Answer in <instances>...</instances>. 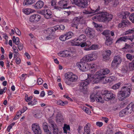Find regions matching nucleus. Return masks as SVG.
I'll list each match as a JSON object with an SVG mask.
<instances>
[{
    "instance_id": "obj_1",
    "label": "nucleus",
    "mask_w": 134,
    "mask_h": 134,
    "mask_svg": "<svg viewBox=\"0 0 134 134\" xmlns=\"http://www.w3.org/2000/svg\"><path fill=\"white\" fill-rule=\"evenodd\" d=\"M100 7L99 6L97 9H92L91 11H89L87 10H85L83 12V13L88 14L92 13L96 14H98L95 15L94 16V19L95 20L98 21L99 22H105L107 21L111 20L113 18V15L112 14L108 13L107 12H99L98 11L100 9Z\"/></svg>"
},
{
    "instance_id": "obj_2",
    "label": "nucleus",
    "mask_w": 134,
    "mask_h": 134,
    "mask_svg": "<svg viewBox=\"0 0 134 134\" xmlns=\"http://www.w3.org/2000/svg\"><path fill=\"white\" fill-rule=\"evenodd\" d=\"M101 94L102 95L104 96V99L106 101L114 98L115 97V95L111 91H103L101 92Z\"/></svg>"
},
{
    "instance_id": "obj_3",
    "label": "nucleus",
    "mask_w": 134,
    "mask_h": 134,
    "mask_svg": "<svg viewBox=\"0 0 134 134\" xmlns=\"http://www.w3.org/2000/svg\"><path fill=\"white\" fill-rule=\"evenodd\" d=\"M91 0H73V3L81 8L86 7L88 4Z\"/></svg>"
},
{
    "instance_id": "obj_4",
    "label": "nucleus",
    "mask_w": 134,
    "mask_h": 134,
    "mask_svg": "<svg viewBox=\"0 0 134 134\" xmlns=\"http://www.w3.org/2000/svg\"><path fill=\"white\" fill-rule=\"evenodd\" d=\"M82 60H81L79 62L77 63L76 65L80 70L82 71H87L88 69V64L87 63Z\"/></svg>"
},
{
    "instance_id": "obj_5",
    "label": "nucleus",
    "mask_w": 134,
    "mask_h": 134,
    "mask_svg": "<svg viewBox=\"0 0 134 134\" xmlns=\"http://www.w3.org/2000/svg\"><path fill=\"white\" fill-rule=\"evenodd\" d=\"M65 78L70 81H76L78 78L77 76L71 72H69L65 75Z\"/></svg>"
},
{
    "instance_id": "obj_6",
    "label": "nucleus",
    "mask_w": 134,
    "mask_h": 134,
    "mask_svg": "<svg viewBox=\"0 0 134 134\" xmlns=\"http://www.w3.org/2000/svg\"><path fill=\"white\" fill-rule=\"evenodd\" d=\"M121 62V58L119 55L115 56L111 64V66L113 67H117Z\"/></svg>"
},
{
    "instance_id": "obj_7",
    "label": "nucleus",
    "mask_w": 134,
    "mask_h": 134,
    "mask_svg": "<svg viewBox=\"0 0 134 134\" xmlns=\"http://www.w3.org/2000/svg\"><path fill=\"white\" fill-rule=\"evenodd\" d=\"M74 34L71 32H68L60 36L59 39L62 41H65L71 38L72 36H74Z\"/></svg>"
},
{
    "instance_id": "obj_8",
    "label": "nucleus",
    "mask_w": 134,
    "mask_h": 134,
    "mask_svg": "<svg viewBox=\"0 0 134 134\" xmlns=\"http://www.w3.org/2000/svg\"><path fill=\"white\" fill-rule=\"evenodd\" d=\"M40 13L44 15L45 18L47 19L50 18L52 17V13L49 9L42 10L40 12Z\"/></svg>"
},
{
    "instance_id": "obj_9",
    "label": "nucleus",
    "mask_w": 134,
    "mask_h": 134,
    "mask_svg": "<svg viewBox=\"0 0 134 134\" xmlns=\"http://www.w3.org/2000/svg\"><path fill=\"white\" fill-rule=\"evenodd\" d=\"M134 38V36H124L120 37L119 38L116 42V43H119L122 41L126 42L128 40H129L132 41Z\"/></svg>"
},
{
    "instance_id": "obj_10",
    "label": "nucleus",
    "mask_w": 134,
    "mask_h": 134,
    "mask_svg": "<svg viewBox=\"0 0 134 134\" xmlns=\"http://www.w3.org/2000/svg\"><path fill=\"white\" fill-rule=\"evenodd\" d=\"M32 129L35 134H41V130L39 125L37 123L33 124Z\"/></svg>"
},
{
    "instance_id": "obj_11",
    "label": "nucleus",
    "mask_w": 134,
    "mask_h": 134,
    "mask_svg": "<svg viewBox=\"0 0 134 134\" xmlns=\"http://www.w3.org/2000/svg\"><path fill=\"white\" fill-rule=\"evenodd\" d=\"M86 39V36L85 35H81L75 42L74 45L75 46H79L80 44L85 41Z\"/></svg>"
},
{
    "instance_id": "obj_12",
    "label": "nucleus",
    "mask_w": 134,
    "mask_h": 134,
    "mask_svg": "<svg viewBox=\"0 0 134 134\" xmlns=\"http://www.w3.org/2000/svg\"><path fill=\"white\" fill-rule=\"evenodd\" d=\"M69 1L68 0H61L58 3L59 6L63 8L69 9L71 8V6L68 7Z\"/></svg>"
},
{
    "instance_id": "obj_13",
    "label": "nucleus",
    "mask_w": 134,
    "mask_h": 134,
    "mask_svg": "<svg viewBox=\"0 0 134 134\" xmlns=\"http://www.w3.org/2000/svg\"><path fill=\"white\" fill-rule=\"evenodd\" d=\"M122 90L120 91L118 94V97L119 100H122L127 97L129 96L130 93L127 92V93Z\"/></svg>"
},
{
    "instance_id": "obj_14",
    "label": "nucleus",
    "mask_w": 134,
    "mask_h": 134,
    "mask_svg": "<svg viewBox=\"0 0 134 134\" xmlns=\"http://www.w3.org/2000/svg\"><path fill=\"white\" fill-rule=\"evenodd\" d=\"M111 52L110 50H106L103 52V59L105 61L109 60L110 59V56L111 55Z\"/></svg>"
},
{
    "instance_id": "obj_15",
    "label": "nucleus",
    "mask_w": 134,
    "mask_h": 134,
    "mask_svg": "<svg viewBox=\"0 0 134 134\" xmlns=\"http://www.w3.org/2000/svg\"><path fill=\"white\" fill-rule=\"evenodd\" d=\"M90 83V82L89 80L87 81H82L80 83V89L81 91H86L87 88V86Z\"/></svg>"
},
{
    "instance_id": "obj_16",
    "label": "nucleus",
    "mask_w": 134,
    "mask_h": 134,
    "mask_svg": "<svg viewBox=\"0 0 134 134\" xmlns=\"http://www.w3.org/2000/svg\"><path fill=\"white\" fill-rule=\"evenodd\" d=\"M123 109L126 112L127 114H130L132 111H134V107L133 106L132 103L129 104L125 108Z\"/></svg>"
},
{
    "instance_id": "obj_17",
    "label": "nucleus",
    "mask_w": 134,
    "mask_h": 134,
    "mask_svg": "<svg viewBox=\"0 0 134 134\" xmlns=\"http://www.w3.org/2000/svg\"><path fill=\"white\" fill-rule=\"evenodd\" d=\"M85 33L90 38L93 37L94 35V31L91 28L87 27L85 31Z\"/></svg>"
},
{
    "instance_id": "obj_18",
    "label": "nucleus",
    "mask_w": 134,
    "mask_h": 134,
    "mask_svg": "<svg viewBox=\"0 0 134 134\" xmlns=\"http://www.w3.org/2000/svg\"><path fill=\"white\" fill-rule=\"evenodd\" d=\"M110 72V70L108 69H102L100 71L97 72L96 75L101 76H104L105 75L108 74Z\"/></svg>"
},
{
    "instance_id": "obj_19",
    "label": "nucleus",
    "mask_w": 134,
    "mask_h": 134,
    "mask_svg": "<svg viewBox=\"0 0 134 134\" xmlns=\"http://www.w3.org/2000/svg\"><path fill=\"white\" fill-rule=\"evenodd\" d=\"M41 18V16L39 15L35 14L30 17L29 20L31 22L38 21L40 20Z\"/></svg>"
},
{
    "instance_id": "obj_20",
    "label": "nucleus",
    "mask_w": 134,
    "mask_h": 134,
    "mask_svg": "<svg viewBox=\"0 0 134 134\" xmlns=\"http://www.w3.org/2000/svg\"><path fill=\"white\" fill-rule=\"evenodd\" d=\"M130 25L131 23L128 20H122L121 23L119 24L118 27L120 28L124 27Z\"/></svg>"
},
{
    "instance_id": "obj_21",
    "label": "nucleus",
    "mask_w": 134,
    "mask_h": 134,
    "mask_svg": "<svg viewBox=\"0 0 134 134\" xmlns=\"http://www.w3.org/2000/svg\"><path fill=\"white\" fill-rule=\"evenodd\" d=\"M131 90L132 88L130 83L125 84L122 89V90L126 93L128 92L130 93Z\"/></svg>"
},
{
    "instance_id": "obj_22",
    "label": "nucleus",
    "mask_w": 134,
    "mask_h": 134,
    "mask_svg": "<svg viewBox=\"0 0 134 134\" xmlns=\"http://www.w3.org/2000/svg\"><path fill=\"white\" fill-rule=\"evenodd\" d=\"M71 52L70 51L67 50H65L63 51L60 52L58 53V55L62 56L68 57L71 55Z\"/></svg>"
},
{
    "instance_id": "obj_23",
    "label": "nucleus",
    "mask_w": 134,
    "mask_h": 134,
    "mask_svg": "<svg viewBox=\"0 0 134 134\" xmlns=\"http://www.w3.org/2000/svg\"><path fill=\"white\" fill-rule=\"evenodd\" d=\"M88 68H89V69L91 70V73H93L96 70L97 66L96 64L91 63L88 64Z\"/></svg>"
},
{
    "instance_id": "obj_24",
    "label": "nucleus",
    "mask_w": 134,
    "mask_h": 134,
    "mask_svg": "<svg viewBox=\"0 0 134 134\" xmlns=\"http://www.w3.org/2000/svg\"><path fill=\"white\" fill-rule=\"evenodd\" d=\"M44 5V3L41 1H38L35 5L34 7L35 9H39L42 8Z\"/></svg>"
},
{
    "instance_id": "obj_25",
    "label": "nucleus",
    "mask_w": 134,
    "mask_h": 134,
    "mask_svg": "<svg viewBox=\"0 0 134 134\" xmlns=\"http://www.w3.org/2000/svg\"><path fill=\"white\" fill-rule=\"evenodd\" d=\"M90 125L89 123H87L86 124L84 128V134H90Z\"/></svg>"
},
{
    "instance_id": "obj_26",
    "label": "nucleus",
    "mask_w": 134,
    "mask_h": 134,
    "mask_svg": "<svg viewBox=\"0 0 134 134\" xmlns=\"http://www.w3.org/2000/svg\"><path fill=\"white\" fill-rule=\"evenodd\" d=\"M113 39L110 36H107L105 42V44L107 46H110L113 43Z\"/></svg>"
},
{
    "instance_id": "obj_27",
    "label": "nucleus",
    "mask_w": 134,
    "mask_h": 134,
    "mask_svg": "<svg viewBox=\"0 0 134 134\" xmlns=\"http://www.w3.org/2000/svg\"><path fill=\"white\" fill-rule=\"evenodd\" d=\"M35 0H24L23 3L24 5H29L34 3Z\"/></svg>"
},
{
    "instance_id": "obj_28",
    "label": "nucleus",
    "mask_w": 134,
    "mask_h": 134,
    "mask_svg": "<svg viewBox=\"0 0 134 134\" xmlns=\"http://www.w3.org/2000/svg\"><path fill=\"white\" fill-rule=\"evenodd\" d=\"M23 11L25 14L29 15L31 13L34 12L35 11L34 10L30 8L24 9L23 10Z\"/></svg>"
},
{
    "instance_id": "obj_29",
    "label": "nucleus",
    "mask_w": 134,
    "mask_h": 134,
    "mask_svg": "<svg viewBox=\"0 0 134 134\" xmlns=\"http://www.w3.org/2000/svg\"><path fill=\"white\" fill-rule=\"evenodd\" d=\"M47 124L46 122L44 123L43 125V130L47 134H51V132L49 131V130L48 129V126L47 125Z\"/></svg>"
},
{
    "instance_id": "obj_30",
    "label": "nucleus",
    "mask_w": 134,
    "mask_h": 134,
    "mask_svg": "<svg viewBox=\"0 0 134 134\" xmlns=\"http://www.w3.org/2000/svg\"><path fill=\"white\" fill-rule=\"evenodd\" d=\"M130 14V13L128 12H121L120 16L122 18V19H125L129 16Z\"/></svg>"
},
{
    "instance_id": "obj_31",
    "label": "nucleus",
    "mask_w": 134,
    "mask_h": 134,
    "mask_svg": "<svg viewBox=\"0 0 134 134\" xmlns=\"http://www.w3.org/2000/svg\"><path fill=\"white\" fill-rule=\"evenodd\" d=\"M105 79L104 76H101L98 75L97 77L93 80V82L94 83H98L100 80H104Z\"/></svg>"
},
{
    "instance_id": "obj_32",
    "label": "nucleus",
    "mask_w": 134,
    "mask_h": 134,
    "mask_svg": "<svg viewBox=\"0 0 134 134\" xmlns=\"http://www.w3.org/2000/svg\"><path fill=\"white\" fill-rule=\"evenodd\" d=\"M95 99L98 102H100L102 103H103L104 102V101L103 100L102 98L98 95L96 94Z\"/></svg>"
},
{
    "instance_id": "obj_33",
    "label": "nucleus",
    "mask_w": 134,
    "mask_h": 134,
    "mask_svg": "<svg viewBox=\"0 0 134 134\" xmlns=\"http://www.w3.org/2000/svg\"><path fill=\"white\" fill-rule=\"evenodd\" d=\"M57 104L58 105L64 106L65 105L68 104V102L66 101L63 102V101L59 100L57 102Z\"/></svg>"
},
{
    "instance_id": "obj_34",
    "label": "nucleus",
    "mask_w": 134,
    "mask_h": 134,
    "mask_svg": "<svg viewBox=\"0 0 134 134\" xmlns=\"http://www.w3.org/2000/svg\"><path fill=\"white\" fill-rule=\"evenodd\" d=\"M106 81V82H108L110 83L112 81H113L115 80V78L113 76H110V77H107L105 79H104Z\"/></svg>"
},
{
    "instance_id": "obj_35",
    "label": "nucleus",
    "mask_w": 134,
    "mask_h": 134,
    "mask_svg": "<svg viewBox=\"0 0 134 134\" xmlns=\"http://www.w3.org/2000/svg\"><path fill=\"white\" fill-rule=\"evenodd\" d=\"M13 42L16 45H18L20 42L19 38L18 37L15 38V36H13Z\"/></svg>"
},
{
    "instance_id": "obj_36",
    "label": "nucleus",
    "mask_w": 134,
    "mask_h": 134,
    "mask_svg": "<svg viewBox=\"0 0 134 134\" xmlns=\"http://www.w3.org/2000/svg\"><path fill=\"white\" fill-rule=\"evenodd\" d=\"M93 74L91 73V74H88V81L89 80V81L90 82V83L91 82V81L94 80V78Z\"/></svg>"
},
{
    "instance_id": "obj_37",
    "label": "nucleus",
    "mask_w": 134,
    "mask_h": 134,
    "mask_svg": "<svg viewBox=\"0 0 134 134\" xmlns=\"http://www.w3.org/2000/svg\"><path fill=\"white\" fill-rule=\"evenodd\" d=\"M111 2V6L114 7H116L119 4L118 0H113Z\"/></svg>"
},
{
    "instance_id": "obj_38",
    "label": "nucleus",
    "mask_w": 134,
    "mask_h": 134,
    "mask_svg": "<svg viewBox=\"0 0 134 134\" xmlns=\"http://www.w3.org/2000/svg\"><path fill=\"white\" fill-rule=\"evenodd\" d=\"M53 134H61L62 132L59 131V132L58 129L56 127H54V128H53Z\"/></svg>"
},
{
    "instance_id": "obj_39",
    "label": "nucleus",
    "mask_w": 134,
    "mask_h": 134,
    "mask_svg": "<svg viewBox=\"0 0 134 134\" xmlns=\"http://www.w3.org/2000/svg\"><path fill=\"white\" fill-rule=\"evenodd\" d=\"M126 57L130 61L134 59V55H132L130 54H127L126 55Z\"/></svg>"
},
{
    "instance_id": "obj_40",
    "label": "nucleus",
    "mask_w": 134,
    "mask_h": 134,
    "mask_svg": "<svg viewBox=\"0 0 134 134\" xmlns=\"http://www.w3.org/2000/svg\"><path fill=\"white\" fill-rule=\"evenodd\" d=\"M129 66L130 70H134V59L133 61L129 63Z\"/></svg>"
},
{
    "instance_id": "obj_41",
    "label": "nucleus",
    "mask_w": 134,
    "mask_h": 134,
    "mask_svg": "<svg viewBox=\"0 0 134 134\" xmlns=\"http://www.w3.org/2000/svg\"><path fill=\"white\" fill-rule=\"evenodd\" d=\"M49 123L50 124V126L52 128L56 127V125L55 124V122L52 120L50 119L48 120Z\"/></svg>"
},
{
    "instance_id": "obj_42",
    "label": "nucleus",
    "mask_w": 134,
    "mask_h": 134,
    "mask_svg": "<svg viewBox=\"0 0 134 134\" xmlns=\"http://www.w3.org/2000/svg\"><path fill=\"white\" fill-rule=\"evenodd\" d=\"M102 34L103 35H105L106 38L107 36H110L109 35V34H110V31L109 30H107L104 31L102 32Z\"/></svg>"
},
{
    "instance_id": "obj_43",
    "label": "nucleus",
    "mask_w": 134,
    "mask_h": 134,
    "mask_svg": "<svg viewBox=\"0 0 134 134\" xmlns=\"http://www.w3.org/2000/svg\"><path fill=\"white\" fill-rule=\"evenodd\" d=\"M87 57H88V56L87 55H86L85 56L83 57L82 59L81 60H83V61L84 62H86V63L88 62L91 61V59H90Z\"/></svg>"
},
{
    "instance_id": "obj_44",
    "label": "nucleus",
    "mask_w": 134,
    "mask_h": 134,
    "mask_svg": "<svg viewBox=\"0 0 134 134\" xmlns=\"http://www.w3.org/2000/svg\"><path fill=\"white\" fill-rule=\"evenodd\" d=\"M80 21V19L78 17H76L74 18L73 22L75 23V24H78Z\"/></svg>"
},
{
    "instance_id": "obj_45",
    "label": "nucleus",
    "mask_w": 134,
    "mask_h": 134,
    "mask_svg": "<svg viewBox=\"0 0 134 134\" xmlns=\"http://www.w3.org/2000/svg\"><path fill=\"white\" fill-rule=\"evenodd\" d=\"M120 86V83H118L112 86V88L114 90H116L118 89Z\"/></svg>"
},
{
    "instance_id": "obj_46",
    "label": "nucleus",
    "mask_w": 134,
    "mask_h": 134,
    "mask_svg": "<svg viewBox=\"0 0 134 134\" xmlns=\"http://www.w3.org/2000/svg\"><path fill=\"white\" fill-rule=\"evenodd\" d=\"M37 101L36 99H35L33 100V101H31L29 102L28 103V105H31V106H33L35 105L37 103Z\"/></svg>"
},
{
    "instance_id": "obj_47",
    "label": "nucleus",
    "mask_w": 134,
    "mask_h": 134,
    "mask_svg": "<svg viewBox=\"0 0 134 134\" xmlns=\"http://www.w3.org/2000/svg\"><path fill=\"white\" fill-rule=\"evenodd\" d=\"M92 60H96L97 58V53L95 52H93L92 53Z\"/></svg>"
},
{
    "instance_id": "obj_48",
    "label": "nucleus",
    "mask_w": 134,
    "mask_h": 134,
    "mask_svg": "<svg viewBox=\"0 0 134 134\" xmlns=\"http://www.w3.org/2000/svg\"><path fill=\"white\" fill-rule=\"evenodd\" d=\"M105 134H113L112 129L108 128Z\"/></svg>"
},
{
    "instance_id": "obj_49",
    "label": "nucleus",
    "mask_w": 134,
    "mask_h": 134,
    "mask_svg": "<svg viewBox=\"0 0 134 134\" xmlns=\"http://www.w3.org/2000/svg\"><path fill=\"white\" fill-rule=\"evenodd\" d=\"M96 94L94 93H93L90 96V98L91 102H93L95 101V98H96Z\"/></svg>"
},
{
    "instance_id": "obj_50",
    "label": "nucleus",
    "mask_w": 134,
    "mask_h": 134,
    "mask_svg": "<svg viewBox=\"0 0 134 134\" xmlns=\"http://www.w3.org/2000/svg\"><path fill=\"white\" fill-rule=\"evenodd\" d=\"M59 21L62 23H68L69 22V20L67 19H61L59 20Z\"/></svg>"
},
{
    "instance_id": "obj_51",
    "label": "nucleus",
    "mask_w": 134,
    "mask_h": 134,
    "mask_svg": "<svg viewBox=\"0 0 134 134\" xmlns=\"http://www.w3.org/2000/svg\"><path fill=\"white\" fill-rule=\"evenodd\" d=\"M126 114H127L126 112L123 109L119 113V116L121 117H123Z\"/></svg>"
},
{
    "instance_id": "obj_52",
    "label": "nucleus",
    "mask_w": 134,
    "mask_h": 134,
    "mask_svg": "<svg viewBox=\"0 0 134 134\" xmlns=\"http://www.w3.org/2000/svg\"><path fill=\"white\" fill-rule=\"evenodd\" d=\"M134 32V28L131 29H129L126 31L125 33V35L129 34L131 33H133Z\"/></svg>"
},
{
    "instance_id": "obj_53",
    "label": "nucleus",
    "mask_w": 134,
    "mask_h": 134,
    "mask_svg": "<svg viewBox=\"0 0 134 134\" xmlns=\"http://www.w3.org/2000/svg\"><path fill=\"white\" fill-rule=\"evenodd\" d=\"M134 13H133L130 15L129 17L130 20L132 21V23H134Z\"/></svg>"
},
{
    "instance_id": "obj_54",
    "label": "nucleus",
    "mask_w": 134,
    "mask_h": 134,
    "mask_svg": "<svg viewBox=\"0 0 134 134\" xmlns=\"http://www.w3.org/2000/svg\"><path fill=\"white\" fill-rule=\"evenodd\" d=\"M32 98V96H30L29 97H28V95L26 94L25 95V100L27 102H28L30 101Z\"/></svg>"
},
{
    "instance_id": "obj_55",
    "label": "nucleus",
    "mask_w": 134,
    "mask_h": 134,
    "mask_svg": "<svg viewBox=\"0 0 134 134\" xmlns=\"http://www.w3.org/2000/svg\"><path fill=\"white\" fill-rule=\"evenodd\" d=\"M90 45H91V43H90V44H87L86 43L83 42V43H81L80 44L79 46H80L81 47H84L85 46H86L89 47V46H90Z\"/></svg>"
},
{
    "instance_id": "obj_56",
    "label": "nucleus",
    "mask_w": 134,
    "mask_h": 134,
    "mask_svg": "<svg viewBox=\"0 0 134 134\" xmlns=\"http://www.w3.org/2000/svg\"><path fill=\"white\" fill-rule=\"evenodd\" d=\"M15 33L18 35L20 36L21 35V32L20 30L17 28L14 29Z\"/></svg>"
},
{
    "instance_id": "obj_57",
    "label": "nucleus",
    "mask_w": 134,
    "mask_h": 134,
    "mask_svg": "<svg viewBox=\"0 0 134 134\" xmlns=\"http://www.w3.org/2000/svg\"><path fill=\"white\" fill-rule=\"evenodd\" d=\"M83 109L87 114L90 113V111L89 108H88L84 107L83 108Z\"/></svg>"
},
{
    "instance_id": "obj_58",
    "label": "nucleus",
    "mask_w": 134,
    "mask_h": 134,
    "mask_svg": "<svg viewBox=\"0 0 134 134\" xmlns=\"http://www.w3.org/2000/svg\"><path fill=\"white\" fill-rule=\"evenodd\" d=\"M64 81L65 82V83L68 85L70 86H72V84L71 83V81L68 80L66 79V78L64 79Z\"/></svg>"
},
{
    "instance_id": "obj_59",
    "label": "nucleus",
    "mask_w": 134,
    "mask_h": 134,
    "mask_svg": "<svg viewBox=\"0 0 134 134\" xmlns=\"http://www.w3.org/2000/svg\"><path fill=\"white\" fill-rule=\"evenodd\" d=\"M17 45L18 48L20 51H21L23 49V46L22 43H19V44Z\"/></svg>"
},
{
    "instance_id": "obj_60",
    "label": "nucleus",
    "mask_w": 134,
    "mask_h": 134,
    "mask_svg": "<svg viewBox=\"0 0 134 134\" xmlns=\"http://www.w3.org/2000/svg\"><path fill=\"white\" fill-rule=\"evenodd\" d=\"M48 31H49L50 32V34H51L53 32H55V31L54 30V28L53 27L51 28L48 29Z\"/></svg>"
},
{
    "instance_id": "obj_61",
    "label": "nucleus",
    "mask_w": 134,
    "mask_h": 134,
    "mask_svg": "<svg viewBox=\"0 0 134 134\" xmlns=\"http://www.w3.org/2000/svg\"><path fill=\"white\" fill-rule=\"evenodd\" d=\"M91 47L92 50H95L97 49L98 46L96 44H93Z\"/></svg>"
},
{
    "instance_id": "obj_62",
    "label": "nucleus",
    "mask_w": 134,
    "mask_h": 134,
    "mask_svg": "<svg viewBox=\"0 0 134 134\" xmlns=\"http://www.w3.org/2000/svg\"><path fill=\"white\" fill-rule=\"evenodd\" d=\"M43 80L41 78H39L37 80L38 84L39 85L42 84L43 82Z\"/></svg>"
},
{
    "instance_id": "obj_63",
    "label": "nucleus",
    "mask_w": 134,
    "mask_h": 134,
    "mask_svg": "<svg viewBox=\"0 0 134 134\" xmlns=\"http://www.w3.org/2000/svg\"><path fill=\"white\" fill-rule=\"evenodd\" d=\"M122 70L124 72H126L127 70V66H123L122 68Z\"/></svg>"
},
{
    "instance_id": "obj_64",
    "label": "nucleus",
    "mask_w": 134,
    "mask_h": 134,
    "mask_svg": "<svg viewBox=\"0 0 134 134\" xmlns=\"http://www.w3.org/2000/svg\"><path fill=\"white\" fill-rule=\"evenodd\" d=\"M15 62L17 64H19L21 62L20 59L19 58L17 57L16 59Z\"/></svg>"
}]
</instances>
